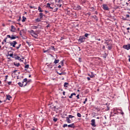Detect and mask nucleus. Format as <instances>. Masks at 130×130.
Returning a JSON list of instances; mask_svg holds the SVG:
<instances>
[{
  "label": "nucleus",
  "instance_id": "obj_21",
  "mask_svg": "<svg viewBox=\"0 0 130 130\" xmlns=\"http://www.w3.org/2000/svg\"><path fill=\"white\" fill-rule=\"evenodd\" d=\"M73 95L76 96V93L74 92V93H71V95L69 96V98L70 99H72V98H73Z\"/></svg>",
  "mask_w": 130,
  "mask_h": 130
},
{
  "label": "nucleus",
  "instance_id": "obj_48",
  "mask_svg": "<svg viewBox=\"0 0 130 130\" xmlns=\"http://www.w3.org/2000/svg\"><path fill=\"white\" fill-rule=\"evenodd\" d=\"M122 19L123 21H128V20H127L126 18L123 17Z\"/></svg>",
  "mask_w": 130,
  "mask_h": 130
},
{
  "label": "nucleus",
  "instance_id": "obj_57",
  "mask_svg": "<svg viewBox=\"0 0 130 130\" xmlns=\"http://www.w3.org/2000/svg\"><path fill=\"white\" fill-rule=\"evenodd\" d=\"M76 98H77V99H80V95H79V94H78V95L76 96Z\"/></svg>",
  "mask_w": 130,
  "mask_h": 130
},
{
  "label": "nucleus",
  "instance_id": "obj_8",
  "mask_svg": "<svg viewBox=\"0 0 130 130\" xmlns=\"http://www.w3.org/2000/svg\"><path fill=\"white\" fill-rule=\"evenodd\" d=\"M31 82H32V80L29 79L28 80L27 79L26 82L25 83V84L24 85V87H25V86H27V85H30V83H31Z\"/></svg>",
  "mask_w": 130,
  "mask_h": 130
},
{
  "label": "nucleus",
  "instance_id": "obj_5",
  "mask_svg": "<svg viewBox=\"0 0 130 130\" xmlns=\"http://www.w3.org/2000/svg\"><path fill=\"white\" fill-rule=\"evenodd\" d=\"M74 9L75 10V11H80V10H82V7L79 5H77L74 6Z\"/></svg>",
  "mask_w": 130,
  "mask_h": 130
},
{
  "label": "nucleus",
  "instance_id": "obj_31",
  "mask_svg": "<svg viewBox=\"0 0 130 130\" xmlns=\"http://www.w3.org/2000/svg\"><path fill=\"white\" fill-rule=\"evenodd\" d=\"M27 78H25L23 80L22 83H23V84H24V83H27Z\"/></svg>",
  "mask_w": 130,
  "mask_h": 130
},
{
  "label": "nucleus",
  "instance_id": "obj_30",
  "mask_svg": "<svg viewBox=\"0 0 130 130\" xmlns=\"http://www.w3.org/2000/svg\"><path fill=\"white\" fill-rule=\"evenodd\" d=\"M68 85H69V83L67 82H65L64 83V87H65V88H68Z\"/></svg>",
  "mask_w": 130,
  "mask_h": 130
},
{
  "label": "nucleus",
  "instance_id": "obj_4",
  "mask_svg": "<svg viewBox=\"0 0 130 130\" xmlns=\"http://www.w3.org/2000/svg\"><path fill=\"white\" fill-rule=\"evenodd\" d=\"M111 42H112V41L111 40H107L105 41V44H106V45L107 46H108V45H112Z\"/></svg>",
  "mask_w": 130,
  "mask_h": 130
},
{
  "label": "nucleus",
  "instance_id": "obj_17",
  "mask_svg": "<svg viewBox=\"0 0 130 130\" xmlns=\"http://www.w3.org/2000/svg\"><path fill=\"white\" fill-rule=\"evenodd\" d=\"M18 85H19V87H23V86L24 87V83H23V82H19L18 83Z\"/></svg>",
  "mask_w": 130,
  "mask_h": 130
},
{
  "label": "nucleus",
  "instance_id": "obj_40",
  "mask_svg": "<svg viewBox=\"0 0 130 130\" xmlns=\"http://www.w3.org/2000/svg\"><path fill=\"white\" fill-rule=\"evenodd\" d=\"M84 37H85V38H88V37L89 36V34H85V35H84V36H83Z\"/></svg>",
  "mask_w": 130,
  "mask_h": 130
},
{
  "label": "nucleus",
  "instance_id": "obj_51",
  "mask_svg": "<svg viewBox=\"0 0 130 130\" xmlns=\"http://www.w3.org/2000/svg\"><path fill=\"white\" fill-rule=\"evenodd\" d=\"M52 109H54V110H56V106H53V107H52Z\"/></svg>",
  "mask_w": 130,
  "mask_h": 130
},
{
  "label": "nucleus",
  "instance_id": "obj_60",
  "mask_svg": "<svg viewBox=\"0 0 130 130\" xmlns=\"http://www.w3.org/2000/svg\"><path fill=\"white\" fill-rule=\"evenodd\" d=\"M126 18H129V15L128 14L126 15Z\"/></svg>",
  "mask_w": 130,
  "mask_h": 130
},
{
  "label": "nucleus",
  "instance_id": "obj_35",
  "mask_svg": "<svg viewBox=\"0 0 130 130\" xmlns=\"http://www.w3.org/2000/svg\"><path fill=\"white\" fill-rule=\"evenodd\" d=\"M43 52H44V53H46V52H47L48 53H49V52H50V51L49 49H48V50H44L43 51Z\"/></svg>",
  "mask_w": 130,
  "mask_h": 130
},
{
  "label": "nucleus",
  "instance_id": "obj_32",
  "mask_svg": "<svg viewBox=\"0 0 130 130\" xmlns=\"http://www.w3.org/2000/svg\"><path fill=\"white\" fill-rule=\"evenodd\" d=\"M57 73L60 76H61V75H66V73H63V72H61V73L57 72Z\"/></svg>",
  "mask_w": 130,
  "mask_h": 130
},
{
  "label": "nucleus",
  "instance_id": "obj_47",
  "mask_svg": "<svg viewBox=\"0 0 130 130\" xmlns=\"http://www.w3.org/2000/svg\"><path fill=\"white\" fill-rule=\"evenodd\" d=\"M25 69H29V64H26L24 67Z\"/></svg>",
  "mask_w": 130,
  "mask_h": 130
},
{
  "label": "nucleus",
  "instance_id": "obj_9",
  "mask_svg": "<svg viewBox=\"0 0 130 130\" xmlns=\"http://www.w3.org/2000/svg\"><path fill=\"white\" fill-rule=\"evenodd\" d=\"M91 124L92 125V126H93L94 127H95V126H96V124H95V119H92L91 121Z\"/></svg>",
  "mask_w": 130,
  "mask_h": 130
},
{
  "label": "nucleus",
  "instance_id": "obj_58",
  "mask_svg": "<svg viewBox=\"0 0 130 130\" xmlns=\"http://www.w3.org/2000/svg\"><path fill=\"white\" fill-rule=\"evenodd\" d=\"M8 85H11L12 84V81H9L8 82Z\"/></svg>",
  "mask_w": 130,
  "mask_h": 130
},
{
  "label": "nucleus",
  "instance_id": "obj_61",
  "mask_svg": "<svg viewBox=\"0 0 130 130\" xmlns=\"http://www.w3.org/2000/svg\"><path fill=\"white\" fill-rule=\"evenodd\" d=\"M19 35L20 36H22V30H21L19 32Z\"/></svg>",
  "mask_w": 130,
  "mask_h": 130
},
{
  "label": "nucleus",
  "instance_id": "obj_56",
  "mask_svg": "<svg viewBox=\"0 0 130 130\" xmlns=\"http://www.w3.org/2000/svg\"><path fill=\"white\" fill-rule=\"evenodd\" d=\"M79 62H82V58L81 57L79 58Z\"/></svg>",
  "mask_w": 130,
  "mask_h": 130
},
{
  "label": "nucleus",
  "instance_id": "obj_7",
  "mask_svg": "<svg viewBox=\"0 0 130 130\" xmlns=\"http://www.w3.org/2000/svg\"><path fill=\"white\" fill-rule=\"evenodd\" d=\"M103 8L105 11H109V8H108V6H107V5L104 4L103 5Z\"/></svg>",
  "mask_w": 130,
  "mask_h": 130
},
{
  "label": "nucleus",
  "instance_id": "obj_42",
  "mask_svg": "<svg viewBox=\"0 0 130 130\" xmlns=\"http://www.w3.org/2000/svg\"><path fill=\"white\" fill-rule=\"evenodd\" d=\"M30 9H35V10L37 9V8L34 6H29Z\"/></svg>",
  "mask_w": 130,
  "mask_h": 130
},
{
  "label": "nucleus",
  "instance_id": "obj_62",
  "mask_svg": "<svg viewBox=\"0 0 130 130\" xmlns=\"http://www.w3.org/2000/svg\"><path fill=\"white\" fill-rule=\"evenodd\" d=\"M7 58L8 59H10V60H8V61H11V57H8Z\"/></svg>",
  "mask_w": 130,
  "mask_h": 130
},
{
  "label": "nucleus",
  "instance_id": "obj_29",
  "mask_svg": "<svg viewBox=\"0 0 130 130\" xmlns=\"http://www.w3.org/2000/svg\"><path fill=\"white\" fill-rule=\"evenodd\" d=\"M38 11L40 13L43 12V10H42V9H41V7H40V6H39V7H38Z\"/></svg>",
  "mask_w": 130,
  "mask_h": 130
},
{
  "label": "nucleus",
  "instance_id": "obj_1",
  "mask_svg": "<svg viewBox=\"0 0 130 130\" xmlns=\"http://www.w3.org/2000/svg\"><path fill=\"white\" fill-rule=\"evenodd\" d=\"M115 127L117 130H125V125L121 123H117L115 124Z\"/></svg>",
  "mask_w": 130,
  "mask_h": 130
},
{
  "label": "nucleus",
  "instance_id": "obj_19",
  "mask_svg": "<svg viewBox=\"0 0 130 130\" xmlns=\"http://www.w3.org/2000/svg\"><path fill=\"white\" fill-rule=\"evenodd\" d=\"M39 16H40V19H42V18H43V16H45V15H44L43 13H39Z\"/></svg>",
  "mask_w": 130,
  "mask_h": 130
},
{
  "label": "nucleus",
  "instance_id": "obj_26",
  "mask_svg": "<svg viewBox=\"0 0 130 130\" xmlns=\"http://www.w3.org/2000/svg\"><path fill=\"white\" fill-rule=\"evenodd\" d=\"M13 64L14 66L17 67H19V66H21V64L19 63H16V62H14Z\"/></svg>",
  "mask_w": 130,
  "mask_h": 130
},
{
  "label": "nucleus",
  "instance_id": "obj_11",
  "mask_svg": "<svg viewBox=\"0 0 130 130\" xmlns=\"http://www.w3.org/2000/svg\"><path fill=\"white\" fill-rule=\"evenodd\" d=\"M27 31L28 32V33L30 34V35H31V36H33V34H35V31H34V30H28Z\"/></svg>",
  "mask_w": 130,
  "mask_h": 130
},
{
  "label": "nucleus",
  "instance_id": "obj_16",
  "mask_svg": "<svg viewBox=\"0 0 130 130\" xmlns=\"http://www.w3.org/2000/svg\"><path fill=\"white\" fill-rule=\"evenodd\" d=\"M32 37H34L36 39H38V35L35 32V34H33Z\"/></svg>",
  "mask_w": 130,
  "mask_h": 130
},
{
  "label": "nucleus",
  "instance_id": "obj_52",
  "mask_svg": "<svg viewBox=\"0 0 130 130\" xmlns=\"http://www.w3.org/2000/svg\"><path fill=\"white\" fill-rule=\"evenodd\" d=\"M21 44H19L18 46L16 47V49H19V48H20V47H21Z\"/></svg>",
  "mask_w": 130,
  "mask_h": 130
},
{
  "label": "nucleus",
  "instance_id": "obj_13",
  "mask_svg": "<svg viewBox=\"0 0 130 130\" xmlns=\"http://www.w3.org/2000/svg\"><path fill=\"white\" fill-rule=\"evenodd\" d=\"M91 75L88 74V76H89L90 78H95V75L93 73V72H91Z\"/></svg>",
  "mask_w": 130,
  "mask_h": 130
},
{
  "label": "nucleus",
  "instance_id": "obj_27",
  "mask_svg": "<svg viewBox=\"0 0 130 130\" xmlns=\"http://www.w3.org/2000/svg\"><path fill=\"white\" fill-rule=\"evenodd\" d=\"M81 5H84V4H85V3L87 2L86 0H81Z\"/></svg>",
  "mask_w": 130,
  "mask_h": 130
},
{
  "label": "nucleus",
  "instance_id": "obj_53",
  "mask_svg": "<svg viewBox=\"0 0 130 130\" xmlns=\"http://www.w3.org/2000/svg\"><path fill=\"white\" fill-rule=\"evenodd\" d=\"M67 126H68V124H64L63 125V127H67Z\"/></svg>",
  "mask_w": 130,
  "mask_h": 130
},
{
  "label": "nucleus",
  "instance_id": "obj_45",
  "mask_svg": "<svg viewBox=\"0 0 130 130\" xmlns=\"http://www.w3.org/2000/svg\"><path fill=\"white\" fill-rule=\"evenodd\" d=\"M11 37H12V36H11V35H7V36L6 38H10V40H11Z\"/></svg>",
  "mask_w": 130,
  "mask_h": 130
},
{
  "label": "nucleus",
  "instance_id": "obj_63",
  "mask_svg": "<svg viewBox=\"0 0 130 130\" xmlns=\"http://www.w3.org/2000/svg\"><path fill=\"white\" fill-rule=\"evenodd\" d=\"M87 79L88 81H90V80H91V78H90V77H87Z\"/></svg>",
  "mask_w": 130,
  "mask_h": 130
},
{
  "label": "nucleus",
  "instance_id": "obj_33",
  "mask_svg": "<svg viewBox=\"0 0 130 130\" xmlns=\"http://www.w3.org/2000/svg\"><path fill=\"white\" fill-rule=\"evenodd\" d=\"M26 17H25V16H23L22 17V22H25L26 21Z\"/></svg>",
  "mask_w": 130,
  "mask_h": 130
},
{
  "label": "nucleus",
  "instance_id": "obj_38",
  "mask_svg": "<svg viewBox=\"0 0 130 130\" xmlns=\"http://www.w3.org/2000/svg\"><path fill=\"white\" fill-rule=\"evenodd\" d=\"M77 115L78 117H82V115H81V113H78L77 114Z\"/></svg>",
  "mask_w": 130,
  "mask_h": 130
},
{
  "label": "nucleus",
  "instance_id": "obj_37",
  "mask_svg": "<svg viewBox=\"0 0 130 130\" xmlns=\"http://www.w3.org/2000/svg\"><path fill=\"white\" fill-rule=\"evenodd\" d=\"M68 118H69V119L70 118H74V117H75V116H73V115H69V117H68Z\"/></svg>",
  "mask_w": 130,
  "mask_h": 130
},
{
  "label": "nucleus",
  "instance_id": "obj_2",
  "mask_svg": "<svg viewBox=\"0 0 130 130\" xmlns=\"http://www.w3.org/2000/svg\"><path fill=\"white\" fill-rule=\"evenodd\" d=\"M85 40H86V38H85L84 36H80L79 37L78 42L79 44H81V43H84Z\"/></svg>",
  "mask_w": 130,
  "mask_h": 130
},
{
  "label": "nucleus",
  "instance_id": "obj_22",
  "mask_svg": "<svg viewBox=\"0 0 130 130\" xmlns=\"http://www.w3.org/2000/svg\"><path fill=\"white\" fill-rule=\"evenodd\" d=\"M7 56H10V57H12V58H14V54L11 53V54H9L8 53V54L7 55Z\"/></svg>",
  "mask_w": 130,
  "mask_h": 130
},
{
  "label": "nucleus",
  "instance_id": "obj_44",
  "mask_svg": "<svg viewBox=\"0 0 130 130\" xmlns=\"http://www.w3.org/2000/svg\"><path fill=\"white\" fill-rule=\"evenodd\" d=\"M54 9V12H56L58 10V8H53V9Z\"/></svg>",
  "mask_w": 130,
  "mask_h": 130
},
{
  "label": "nucleus",
  "instance_id": "obj_39",
  "mask_svg": "<svg viewBox=\"0 0 130 130\" xmlns=\"http://www.w3.org/2000/svg\"><path fill=\"white\" fill-rule=\"evenodd\" d=\"M15 59H17L18 60H20V59L21 58H20V56H17L16 57H15Z\"/></svg>",
  "mask_w": 130,
  "mask_h": 130
},
{
  "label": "nucleus",
  "instance_id": "obj_49",
  "mask_svg": "<svg viewBox=\"0 0 130 130\" xmlns=\"http://www.w3.org/2000/svg\"><path fill=\"white\" fill-rule=\"evenodd\" d=\"M120 111H121V112H120V114H122V115L124 114V113L122 112V110H120Z\"/></svg>",
  "mask_w": 130,
  "mask_h": 130
},
{
  "label": "nucleus",
  "instance_id": "obj_20",
  "mask_svg": "<svg viewBox=\"0 0 130 130\" xmlns=\"http://www.w3.org/2000/svg\"><path fill=\"white\" fill-rule=\"evenodd\" d=\"M91 18H93V19H95L96 21H98V17L96 15L91 16Z\"/></svg>",
  "mask_w": 130,
  "mask_h": 130
},
{
  "label": "nucleus",
  "instance_id": "obj_14",
  "mask_svg": "<svg viewBox=\"0 0 130 130\" xmlns=\"http://www.w3.org/2000/svg\"><path fill=\"white\" fill-rule=\"evenodd\" d=\"M66 120L68 123H72V120H71L68 117H66Z\"/></svg>",
  "mask_w": 130,
  "mask_h": 130
},
{
  "label": "nucleus",
  "instance_id": "obj_54",
  "mask_svg": "<svg viewBox=\"0 0 130 130\" xmlns=\"http://www.w3.org/2000/svg\"><path fill=\"white\" fill-rule=\"evenodd\" d=\"M112 116H114V114L111 113V114L110 115V117H112Z\"/></svg>",
  "mask_w": 130,
  "mask_h": 130
},
{
  "label": "nucleus",
  "instance_id": "obj_50",
  "mask_svg": "<svg viewBox=\"0 0 130 130\" xmlns=\"http://www.w3.org/2000/svg\"><path fill=\"white\" fill-rule=\"evenodd\" d=\"M33 29H38V26H34Z\"/></svg>",
  "mask_w": 130,
  "mask_h": 130
},
{
  "label": "nucleus",
  "instance_id": "obj_46",
  "mask_svg": "<svg viewBox=\"0 0 130 130\" xmlns=\"http://www.w3.org/2000/svg\"><path fill=\"white\" fill-rule=\"evenodd\" d=\"M27 44H28V46H31V43L28 42V41H26Z\"/></svg>",
  "mask_w": 130,
  "mask_h": 130
},
{
  "label": "nucleus",
  "instance_id": "obj_25",
  "mask_svg": "<svg viewBox=\"0 0 130 130\" xmlns=\"http://www.w3.org/2000/svg\"><path fill=\"white\" fill-rule=\"evenodd\" d=\"M47 7L49 8L50 9H51L52 10H53V8L50 7V4H49V3L47 4Z\"/></svg>",
  "mask_w": 130,
  "mask_h": 130
},
{
  "label": "nucleus",
  "instance_id": "obj_28",
  "mask_svg": "<svg viewBox=\"0 0 130 130\" xmlns=\"http://www.w3.org/2000/svg\"><path fill=\"white\" fill-rule=\"evenodd\" d=\"M107 48L109 50H111L112 49V46L108 45Z\"/></svg>",
  "mask_w": 130,
  "mask_h": 130
},
{
  "label": "nucleus",
  "instance_id": "obj_18",
  "mask_svg": "<svg viewBox=\"0 0 130 130\" xmlns=\"http://www.w3.org/2000/svg\"><path fill=\"white\" fill-rule=\"evenodd\" d=\"M55 3L56 4H61L62 3V0H55Z\"/></svg>",
  "mask_w": 130,
  "mask_h": 130
},
{
  "label": "nucleus",
  "instance_id": "obj_10",
  "mask_svg": "<svg viewBox=\"0 0 130 130\" xmlns=\"http://www.w3.org/2000/svg\"><path fill=\"white\" fill-rule=\"evenodd\" d=\"M11 32H15L16 27L14 26V25H11V29H10Z\"/></svg>",
  "mask_w": 130,
  "mask_h": 130
},
{
  "label": "nucleus",
  "instance_id": "obj_3",
  "mask_svg": "<svg viewBox=\"0 0 130 130\" xmlns=\"http://www.w3.org/2000/svg\"><path fill=\"white\" fill-rule=\"evenodd\" d=\"M9 44L11 46H13V47H16V45L18 44V43L16 41H14L13 42H10Z\"/></svg>",
  "mask_w": 130,
  "mask_h": 130
},
{
  "label": "nucleus",
  "instance_id": "obj_6",
  "mask_svg": "<svg viewBox=\"0 0 130 130\" xmlns=\"http://www.w3.org/2000/svg\"><path fill=\"white\" fill-rule=\"evenodd\" d=\"M124 49H126V50H129L130 49V44H128L127 45H124L122 47Z\"/></svg>",
  "mask_w": 130,
  "mask_h": 130
},
{
  "label": "nucleus",
  "instance_id": "obj_34",
  "mask_svg": "<svg viewBox=\"0 0 130 130\" xmlns=\"http://www.w3.org/2000/svg\"><path fill=\"white\" fill-rule=\"evenodd\" d=\"M36 22H41V19L40 18H37L35 19Z\"/></svg>",
  "mask_w": 130,
  "mask_h": 130
},
{
  "label": "nucleus",
  "instance_id": "obj_24",
  "mask_svg": "<svg viewBox=\"0 0 130 130\" xmlns=\"http://www.w3.org/2000/svg\"><path fill=\"white\" fill-rule=\"evenodd\" d=\"M58 62H59V59H55L54 61V63H55V64H56V63H58Z\"/></svg>",
  "mask_w": 130,
  "mask_h": 130
},
{
  "label": "nucleus",
  "instance_id": "obj_55",
  "mask_svg": "<svg viewBox=\"0 0 130 130\" xmlns=\"http://www.w3.org/2000/svg\"><path fill=\"white\" fill-rule=\"evenodd\" d=\"M8 39V38H6L4 41H3V42H7V40Z\"/></svg>",
  "mask_w": 130,
  "mask_h": 130
},
{
  "label": "nucleus",
  "instance_id": "obj_59",
  "mask_svg": "<svg viewBox=\"0 0 130 130\" xmlns=\"http://www.w3.org/2000/svg\"><path fill=\"white\" fill-rule=\"evenodd\" d=\"M21 21V16L19 17V18L17 20L18 22H20Z\"/></svg>",
  "mask_w": 130,
  "mask_h": 130
},
{
  "label": "nucleus",
  "instance_id": "obj_43",
  "mask_svg": "<svg viewBox=\"0 0 130 130\" xmlns=\"http://www.w3.org/2000/svg\"><path fill=\"white\" fill-rule=\"evenodd\" d=\"M53 121H54V122H56V121H57V118L54 117L53 118Z\"/></svg>",
  "mask_w": 130,
  "mask_h": 130
},
{
  "label": "nucleus",
  "instance_id": "obj_36",
  "mask_svg": "<svg viewBox=\"0 0 130 130\" xmlns=\"http://www.w3.org/2000/svg\"><path fill=\"white\" fill-rule=\"evenodd\" d=\"M51 49L52 50H54V51H55V48H54V46H51Z\"/></svg>",
  "mask_w": 130,
  "mask_h": 130
},
{
  "label": "nucleus",
  "instance_id": "obj_15",
  "mask_svg": "<svg viewBox=\"0 0 130 130\" xmlns=\"http://www.w3.org/2000/svg\"><path fill=\"white\" fill-rule=\"evenodd\" d=\"M16 38H18V37L14 36V35H12L11 36V39H10V40H14L16 39Z\"/></svg>",
  "mask_w": 130,
  "mask_h": 130
},
{
  "label": "nucleus",
  "instance_id": "obj_41",
  "mask_svg": "<svg viewBox=\"0 0 130 130\" xmlns=\"http://www.w3.org/2000/svg\"><path fill=\"white\" fill-rule=\"evenodd\" d=\"M60 63L61 67H63V60H61V61L60 62Z\"/></svg>",
  "mask_w": 130,
  "mask_h": 130
},
{
  "label": "nucleus",
  "instance_id": "obj_23",
  "mask_svg": "<svg viewBox=\"0 0 130 130\" xmlns=\"http://www.w3.org/2000/svg\"><path fill=\"white\" fill-rule=\"evenodd\" d=\"M7 99L8 100H11V99H12V96L10 95H7Z\"/></svg>",
  "mask_w": 130,
  "mask_h": 130
},
{
  "label": "nucleus",
  "instance_id": "obj_64",
  "mask_svg": "<svg viewBox=\"0 0 130 130\" xmlns=\"http://www.w3.org/2000/svg\"><path fill=\"white\" fill-rule=\"evenodd\" d=\"M128 57H129L128 58V61L130 62V55L128 56Z\"/></svg>",
  "mask_w": 130,
  "mask_h": 130
},
{
  "label": "nucleus",
  "instance_id": "obj_12",
  "mask_svg": "<svg viewBox=\"0 0 130 130\" xmlns=\"http://www.w3.org/2000/svg\"><path fill=\"white\" fill-rule=\"evenodd\" d=\"M68 127H71L72 128H75V124L72 123L68 125Z\"/></svg>",
  "mask_w": 130,
  "mask_h": 130
}]
</instances>
